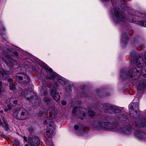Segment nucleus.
Segmentation results:
<instances>
[{"mask_svg": "<svg viewBox=\"0 0 146 146\" xmlns=\"http://www.w3.org/2000/svg\"><path fill=\"white\" fill-rule=\"evenodd\" d=\"M28 142L31 146H37L39 143V140L36 136L30 137L28 139Z\"/></svg>", "mask_w": 146, "mask_h": 146, "instance_id": "nucleus-8", "label": "nucleus"}, {"mask_svg": "<svg viewBox=\"0 0 146 146\" xmlns=\"http://www.w3.org/2000/svg\"><path fill=\"white\" fill-rule=\"evenodd\" d=\"M55 76V74L51 70H49V72L48 73V74L46 76V78L48 79H54Z\"/></svg>", "mask_w": 146, "mask_h": 146, "instance_id": "nucleus-18", "label": "nucleus"}, {"mask_svg": "<svg viewBox=\"0 0 146 146\" xmlns=\"http://www.w3.org/2000/svg\"><path fill=\"white\" fill-rule=\"evenodd\" d=\"M49 119H53L55 118L56 114V109L54 107H51L49 108Z\"/></svg>", "mask_w": 146, "mask_h": 146, "instance_id": "nucleus-10", "label": "nucleus"}, {"mask_svg": "<svg viewBox=\"0 0 146 146\" xmlns=\"http://www.w3.org/2000/svg\"><path fill=\"white\" fill-rule=\"evenodd\" d=\"M141 74L143 76L146 75V70L144 68L141 69Z\"/></svg>", "mask_w": 146, "mask_h": 146, "instance_id": "nucleus-28", "label": "nucleus"}, {"mask_svg": "<svg viewBox=\"0 0 146 146\" xmlns=\"http://www.w3.org/2000/svg\"><path fill=\"white\" fill-rule=\"evenodd\" d=\"M1 136L2 137H3L5 139H6V138L7 137L6 136H5V135H1Z\"/></svg>", "mask_w": 146, "mask_h": 146, "instance_id": "nucleus-39", "label": "nucleus"}, {"mask_svg": "<svg viewBox=\"0 0 146 146\" xmlns=\"http://www.w3.org/2000/svg\"><path fill=\"white\" fill-rule=\"evenodd\" d=\"M144 64L143 59V58L140 57L137 59L136 61V64L138 67H140L143 66Z\"/></svg>", "mask_w": 146, "mask_h": 146, "instance_id": "nucleus-16", "label": "nucleus"}, {"mask_svg": "<svg viewBox=\"0 0 146 146\" xmlns=\"http://www.w3.org/2000/svg\"><path fill=\"white\" fill-rule=\"evenodd\" d=\"M78 128V126L77 125H75L74 126V129L75 130H77Z\"/></svg>", "mask_w": 146, "mask_h": 146, "instance_id": "nucleus-35", "label": "nucleus"}, {"mask_svg": "<svg viewBox=\"0 0 146 146\" xmlns=\"http://www.w3.org/2000/svg\"><path fill=\"white\" fill-rule=\"evenodd\" d=\"M44 101L46 104H49L51 102V99L48 97H45Z\"/></svg>", "mask_w": 146, "mask_h": 146, "instance_id": "nucleus-25", "label": "nucleus"}, {"mask_svg": "<svg viewBox=\"0 0 146 146\" xmlns=\"http://www.w3.org/2000/svg\"><path fill=\"white\" fill-rule=\"evenodd\" d=\"M17 79L23 80V81L26 83L29 82L30 81L29 77L26 75L23 74V76H17L16 77Z\"/></svg>", "mask_w": 146, "mask_h": 146, "instance_id": "nucleus-15", "label": "nucleus"}, {"mask_svg": "<svg viewBox=\"0 0 146 146\" xmlns=\"http://www.w3.org/2000/svg\"><path fill=\"white\" fill-rule=\"evenodd\" d=\"M10 89L13 92L15 91L16 87L15 85L12 83H11L9 84Z\"/></svg>", "mask_w": 146, "mask_h": 146, "instance_id": "nucleus-23", "label": "nucleus"}, {"mask_svg": "<svg viewBox=\"0 0 146 146\" xmlns=\"http://www.w3.org/2000/svg\"><path fill=\"white\" fill-rule=\"evenodd\" d=\"M128 74L129 77L133 80L137 79L139 78L140 75L139 71L136 68L131 69L128 72Z\"/></svg>", "mask_w": 146, "mask_h": 146, "instance_id": "nucleus-5", "label": "nucleus"}, {"mask_svg": "<svg viewBox=\"0 0 146 146\" xmlns=\"http://www.w3.org/2000/svg\"><path fill=\"white\" fill-rule=\"evenodd\" d=\"M7 110V109H5V111H7V110Z\"/></svg>", "mask_w": 146, "mask_h": 146, "instance_id": "nucleus-45", "label": "nucleus"}, {"mask_svg": "<svg viewBox=\"0 0 146 146\" xmlns=\"http://www.w3.org/2000/svg\"><path fill=\"white\" fill-rule=\"evenodd\" d=\"M25 80H27V78L26 79H25Z\"/></svg>", "mask_w": 146, "mask_h": 146, "instance_id": "nucleus-47", "label": "nucleus"}, {"mask_svg": "<svg viewBox=\"0 0 146 146\" xmlns=\"http://www.w3.org/2000/svg\"><path fill=\"white\" fill-rule=\"evenodd\" d=\"M7 81L9 82H12L13 80L11 78H10L7 79Z\"/></svg>", "mask_w": 146, "mask_h": 146, "instance_id": "nucleus-38", "label": "nucleus"}, {"mask_svg": "<svg viewBox=\"0 0 146 146\" xmlns=\"http://www.w3.org/2000/svg\"><path fill=\"white\" fill-rule=\"evenodd\" d=\"M23 138L25 142H27V137L25 136H23Z\"/></svg>", "mask_w": 146, "mask_h": 146, "instance_id": "nucleus-37", "label": "nucleus"}, {"mask_svg": "<svg viewBox=\"0 0 146 146\" xmlns=\"http://www.w3.org/2000/svg\"><path fill=\"white\" fill-rule=\"evenodd\" d=\"M138 24L140 25L146 27V21H140L138 22Z\"/></svg>", "mask_w": 146, "mask_h": 146, "instance_id": "nucleus-27", "label": "nucleus"}, {"mask_svg": "<svg viewBox=\"0 0 146 146\" xmlns=\"http://www.w3.org/2000/svg\"><path fill=\"white\" fill-rule=\"evenodd\" d=\"M25 146H28V145L27 144H26L25 145Z\"/></svg>", "mask_w": 146, "mask_h": 146, "instance_id": "nucleus-46", "label": "nucleus"}, {"mask_svg": "<svg viewBox=\"0 0 146 146\" xmlns=\"http://www.w3.org/2000/svg\"><path fill=\"white\" fill-rule=\"evenodd\" d=\"M104 111L106 112L108 110H111V108L110 106V105L108 104H106L104 105Z\"/></svg>", "mask_w": 146, "mask_h": 146, "instance_id": "nucleus-24", "label": "nucleus"}, {"mask_svg": "<svg viewBox=\"0 0 146 146\" xmlns=\"http://www.w3.org/2000/svg\"><path fill=\"white\" fill-rule=\"evenodd\" d=\"M146 86V81L142 79L140 80L139 83L138 89L140 90H143L144 89Z\"/></svg>", "mask_w": 146, "mask_h": 146, "instance_id": "nucleus-14", "label": "nucleus"}, {"mask_svg": "<svg viewBox=\"0 0 146 146\" xmlns=\"http://www.w3.org/2000/svg\"><path fill=\"white\" fill-rule=\"evenodd\" d=\"M132 110H133V111H134L133 110V108H132V109L131 108L129 110V111L130 112V115L131 116H132V115H131V112H132Z\"/></svg>", "mask_w": 146, "mask_h": 146, "instance_id": "nucleus-36", "label": "nucleus"}, {"mask_svg": "<svg viewBox=\"0 0 146 146\" xmlns=\"http://www.w3.org/2000/svg\"><path fill=\"white\" fill-rule=\"evenodd\" d=\"M62 104L63 105H66V102L64 100H63L61 102Z\"/></svg>", "mask_w": 146, "mask_h": 146, "instance_id": "nucleus-34", "label": "nucleus"}, {"mask_svg": "<svg viewBox=\"0 0 146 146\" xmlns=\"http://www.w3.org/2000/svg\"><path fill=\"white\" fill-rule=\"evenodd\" d=\"M135 135L139 138L141 139H146V133H144L139 131H137L135 133Z\"/></svg>", "mask_w": 146, "mask_h": 146, "instance_id": "nucleus-12", "label": "nucleus"}, {"mask_svg": "<svg viewBox=\"0 0 146 146\" xmlns=\"http://www.w3.org/2000/svg\"><path fill=\"white\" fill-rule=\"evenodd\" d=\"M51 94L53 99L56 101L60 99V96L56 92L55 89H52L50 91Z\"/></svg>", "mask_w": 146, "mask_h": 146, "instance_id": "nucleus-13", "label": "nucleus"}, {"mask_svg": "<svg viewBox=\"0 0 146 146\" xmlns=\"http://www.w3.org/2000/svg\"><path fill=\"white\" fill-rule=\"evenodd\" d=\"M15 143L16 144V145H20V142L19 141H18V140H15Z\"/></svg>", "mask_w": 146, "mask_h": 146, "instance_id": "nucleus-31", "label": "nucleus"}, {"mask_svg": "<svg viewBox=\"0 0 146 146\" xmlns=\"http://www.w3.org/2000/svg\"><path fill=\"white\" fill-rule=\"evenodd\" d=\"M42 114H44L45 115H46L47 114V112L46 111L45 109H43L42 110Z\"/></svg>", "mask_w": 146, "mask_h": 146, "instance_id": "nucleus-29", "label": "nucleus"}, {"mask_svg": "<svg viewBox=\"0 0 146 146\" xmlns=\"http://www.w3.org/2000/svg\"><path fill=\"white\" fill-rule=\"evenodd\" d=\"M2 125V123L1 121V119H0V125Z\"/></svg>", "mask_w": 146, "mask_h": 146, "instance_id": "nucleus-43", "label": "nucleus"}, {"mask_svg": "<svg viewBox=\"0 0 146 146\" xmlns=\"http://www.w3.org/2000/svg\"><path fill=\"white\" fill-rule=\"evenodd\" d=\"M12 115L16 119L23 120L29 117V113L25 109L18 108L13 111Z\"/></svg>", "mask_w": 146, "mask_h": 146, "instance_id": "nucleus-2", "label": "nucleus"}, {"mask_svg": "<svg viewBox=\"0 0 146 146\" xmlns=\"http://www.w3.org/2000/svg\"><path fill=\"white\" fill-rule=\"evenodd\" d=\"M118 116L119 119L121 121H125L127 119V116L125 114H118L117 115Z\"/></svg>", "mask_w": 146, "mask_h": 146, "instance_id": "nucleus-22", "label": "nucleus"}, {"mask_svg": "<svg viewBox=\"0 0 146 146\" xmlns=\"http://www.w3.org/2000/svg\"><path fill=\"white\" fill-rule=\"evenodd\" d=\"M48 122H49V121H48L47 120H45L44 121V124H45L46 123L48 124Z\"/></svg>", "mask_w": 146, "mask_h": 146, "instance_id": "nucleus-42", "label": "nucleus"}, {"mask_svg": "<svg viewBox=\"0 0 146 146\" xmlns=\"http://www.w3.org/2000/svg\"><path fill=\"white\" fill-rule=\"evenodd\" d=\"M115 14L116 17V22L124 21L125 18L123 16L120 12L119 9L115 7L114 9Z\"/></svg>", "mask_w": 146, "mask_h": 146, "instance_id": "nucleus-6", "label": "nucleus"}, {"mask_svg": "<svg viewBox=\"0 0 146 146\" xmlns=\"http://www.w3.org/2000/svg\"><path fill=\"white\" fill-rule=\"evenodd\" d=\"M86 112V109L82 107H74L72 111L73 115L76 118H80L81 120L85 118Z\"/></svg>", "mask_w": 146, "mask_h": 146, "instance_id": "nucleus-3", "label": "nucleus"}, {"mask_svg": "<svg viewBox=\"0 0 146 146\" xmlns=\"http://www.w3.org/2000/svg\"><path fill=\"white\" fill-rule=\"evenodd\" d=\"M138 14L137 16L139 17H142L143 16V14L140 12H137Z\"/></svg>", "mask_w": 146, "mask_h": 146, "instance_id": "nucleus-30", "label": "nucleus"}, {"mask_svg": "<svg viewBox=\"0 0 146 146\" xmlns=\"http://www.w3.org/2000/svg\"><path fill=\"white\" fill-rule=\"evenodd\" d=\"M121 112V110L119 109H117L115 110V112H117L118 113H120Z\"/></svg>", "mask_w": 146, "mask_h": 146, "instance_id": "nucleus-40", "label": "nucleus"}, {"mask_svg": "<svg viewBox=\"0 0 146 146\" xmlns=\"http://www.w3.org/2000/svg\"><path fill=\"white\" fill-rule=\"evenodd\" d=\"M5 53H6V54H7L9 56H17L18 55V53L16 52H14L13 53H12L9 49H7V51H6V52H5Z\"/></svg>", "mask_w": 146, "mask_h": 146, "instance_id": "nucleus-19", "label": "nucleus"}, {"mask_svg": "<svg viewBox=\"0 0 146 146\" xmlns=\"http://www.w3.org/2000/svg\"><path fill=\"white\" fill-rule=\"evenodd\" d=\"M3 121V127H4L6 131L9 130V125L6 122V121L4 117H3L2 118Z\"/></svg>", "mask_w": 146, "mask_h": 146, "instance_id": "nucleus-21", "label": "nucleus"}, {"mask_svg": "<svg viewBox=\"0 0 146 146\" xmlns=\"http://www.w3.org/2000/svg\"><path fill=\"white\" fill-rule=\"evenodd\" d=\"M32 94V93L29 90L24 91H22V95L31 102L32 101V100L31 101V100L33 97V96H31V95Z\"/></svg>", "mask_w": 146, "mask_h": 146, "instance_id": "nucleus-11", "label": "nucleus"}, {"mask_svg": "<svg viewBox=\"0 0 146 146\" xmlns=\"http://www.w3.org/2000/svg\"><path fill=\"white\" fill-rule=\"evenodd\" d=\"M136 126H139L140 127H144L146 126V119H144L141 121L140 122L138 123L135 124Z\"/></svg>", "mask_w": 146, "mask_h": 146, "instance_id": "nucleus-20", "label": "nucleus"}, {"mask_svg": "<svg viewBox=\"0 0 146 146\" xmlns=\"http://www.w3.org/2000/svg\"><path fill=\"white\" fill-rule=\"evenodd\" d=\"M89 115L91 117H94L95 115V113L92 111H90L88 112Z\"/></svg>", "mask_w": 146, "mask_h": 146, "instance_id": "nucleus-26", "label": "nucleus"}, {"mask_svg": "<svg viewBox=\"0 0 146 146\" xmlns=\"http://www.w3.org/2000/svg\"><path fill=\"white\" fill-rule=\"evenodd\" d=\"M7 76V72L3 69L0 68V79H5Z\"/></svg>", "mask_w": 146, "mask_h": 146, "instance_id": "nucleus-17", "label": "nucleus"}, {"mask_svg": "<svg viewBox=\"0 0 146 146\" xmlns=\"http://www.w3.org/2000/svg\"><path fill=\"white\" fill-rule=\"evenodd\" d=\"M29 131L30 133H32L33 131V129L32 127H29Z\"/></svg>", "mask_w": 146, "mask_h": 146, "instance_id": "nucleus-32", "label": "nucleus"}, {"mask_svg": "<svg viewBox=\"0 0 146 146\" xmlns=\"http://www.w3.org/2000/svg\"><path fill=\"white\" fill-rule=\"evenodd\" d=\"M2 83L1 82H0V86H1L2 85Z\"/></svg>", "mask_w": 146, "mask_h": 146, "instance_id": "nucleus-44", "label": "nucleus"}, {"mask_svg": "<svg viewBox=\"0 0 146 146\" xmlns=\"http://www.w3.org/2000/svg\"><path fill=\"white\" fill-rule=\"evenodd\" d=\"M145 62L146 65V52L145 54Z\"/></svg>", "mask_w": 146, "mask_h": 146, "instance_id": "nucleus-41", "label": "nucleus"}, {"mask_svg": "<svg viewBox=\"0 0 146 146\" xmlns=\"http://www.w3.org/2000/svg\"><path fill=\"white\" fill-rule=\"evenodd\" d=\"M59 82L62 84L64 85L65 84V82L64 81L62 80H59Z\"/></svg>", "mask_w": 146, "mask_h": 146, "instance_id": "nucleus-33", "label": "nucleus"}, {"mask_svg": "<svg viewBox=\"0 0 146 146\" xmlns=\"http://www.w3.org/2000/svg\"><path fill=\"white\" fill-rule=\"evenodd\" d=\"M5 57L4 58V60L7 64L10 67H12L17 64V62L13 59L9 57V56L5 53Z\"/></svg>", "mask_w": 146, "mask_h": 146, "instance_id": "nucleus-7", "label": "nucleus"}, {"mask_svg": "<svg viewBox=\"0 0 146 146\" xmlns=\"http://www.w3.org/2000/svg\"><path fill=\"white\" fill-rule=\"evenodd\" d=\"M49 126L51 127V128L50 129L47 126L46 131V135H47L48 136V137L46 143V144L48 145L49 146H54L53 144L52 140L50 138L51 136L49 134L50 129H51L52 128H54V123L52 121H50V123H49Z\"/></svg>", "mask_w": 146, "mask_h": 146, "instance_id": "nucleus-4", "label": "nucleus"}, {"mask_svg": "<svg viewBox=\"0 0 146 146\" xmlns=\"http://www.w3.org/2000/svg\"><path fill=\"white\" fill-rule=\"evenodd\" d=\"M17 101L15 98H12L7 100L6 104L8 110H10L11 109V107L14 106L17 104Z\"/></svg>", "mask_w": 146, "mask_h": 146, "instance_id": "nucleus-9", "label": "nucleus"}, {"mask_svg": "<svg viewBox=\"0 0 146 146\" xmlns=\"http://www.w3.org/2000/svg\"><path fill=\"white\" fill-rule=\"evenodd\" d=\"M92 126L95 129H98L102 128L105 129H111L113 131H119L121 133L129 134L131 131V129L129 125L123 127L119 130L118 126L113 123L109 122H104L101 119H98L96 121L93 123Z\"/></svg>", "mask_w": 146, "mask_h": 146, "instance_id": "nucleus-1", "label": "nucleus"}]
</instances>
